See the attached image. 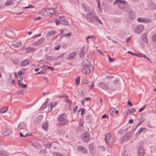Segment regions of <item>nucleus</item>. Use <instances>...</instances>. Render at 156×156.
<instances>
[{"label":"nucleus","mask_w":156,"mask_h":156,"mask_svg":"<svg viewBox=\"0 0 156 156\" xmlns=\"http://www.w3.org/2000/svg\"><path fill=\"white\" fill-rule=\"evenodd\" d=\"M78 106H76L75 108H74V110H73V112L74 113H76V112L77 110V109H78Z\"/></svg>","instance_id":"69168bd1"},{"label":"nucleus","mask_w":156,"mask_h":156,"mask_svg":"<svg viewBox=\"0 0 156 156\" xmlns=\"http://www.w3.org/2000/svg\"><path fill=\"white\" fill-rule=\"evenodd\" d=\"M87 66L88 67V68H89L90 69V70L91 69L92 70H93L94 69V67L93 66L91 65H87Z\"/></svg>","instance_id":"79ce46f5"},{"label":"nucleus","mask_w":156,"mask_h":156,"mask_svg":"<svg viewBox=\"0 0 156 156\" xmlns=\"http://www.w3.org/2000/svg\"><path fill=\"white\" fill-rule=\"evenodd\" d=\"M24 90H21L20 91H19L17 92V93L18 94L20 95H22L24 94V93L23 92Z\"/></svg>","instance_id":"de8ad7c7"},{"label":"nucleus","mask_w":156,"mask_h":156,"mask_svg":"<svg viewBox=\"0 0 156 156\" xmlns=\"http://www.w3.org/2000/svg\"><path fill=\"white\" fill-rule=\"evenodd\" d=\"M8 33L9 34V36L11 37H14L15 36V34L14 32L11 30H9Z\"/></svg>","instance_id":"c85d7f7f"},{"label":"nucleus","mask_w":156,"mask_h":156,"mask_svg":"<svg viewBox=\"0 0 156 156\" xmlns=\"http://www.w3.org/2000/svg\"><path fill=\"white\" fill-rule=\"evenodd\" d=\"M20 86H21L22 88H26L27 87L26 84H23V83L21 84Z\"/></svg>","instance_id":"338daca9"},{"label":"nucleus","mask_w":156,"mask_h":156,"mask_svg":"<svg viewBox=\"0 0 156 156\" xmlns=\"http://www.w3.org/2000/svg\"><path fill=\"white\" fill-rule=\"evenodd\" d=\"M144 54L142 53H140L139 54H137V55L136 56L140 58H144Z\"/></svg>","instance_id":"3c124183"},{"label":"nucleus","mask_w":156,"mask_h":156,"mask_svg":"<svg viewBox=\"0 0 156 156\" xmlns=\"http://www.w3.org/2000/svg\"><path fill=\"white\" fill-rule=\"evenodd\" d=\"M86 118L87 119H91V115H87L86 116Z\"/></svg>","instance_id":"680f3d73"},{"label":"nucleus","mask_w":156,"mask_h":156,"mask_svg":"<svg viewBox=\"0 0 156 156\" xmlns=\"http://www.w3.org/2000/svg\"><path fill=\"white\" fill-rule=\"evenodd\" d=\"M24 72L23 71H20L18 73V76L20 78L21 76V75L22 74H23V73Z\"/></svg>","instance_id":"49530a36"},{"label":"nucleus","mask_w":156,"mask_h":156,"mask_svg":"<svg viewBox=\"0 0 156 156\" xmlns=\"http://www.w3.org/2000/svg\"><path fill=\"white\" fill-rule=\"evenodd\" d=\"M21 45V43L20 41H17L12 42V45L15 47L18 48Z\"/></svg>","instance_id":"2eb2a0df"},{"label":"nucleus","mask_w":156,"mask_h":156,"mask_svg":"<svg viewBox=\"0 0 156 156\" xmlns=\"http://www.w3.org/2000/svg\"><path fill=\"white\" fill-rule=\"evenodd\" d=\"M86 18L87 21L90 23H95L98 24H102L101 21L98 19V17L95 15V13L93 12H90L86 16Z\"/></svg>","instance_id":"f257e3e1"},{"label":"nucleus","mask_w":156,"mask_h":156,"mask_svg":"<svg viewBox=\"0 0 156 156\" xmlns=\"http://www.w3.org/2000/svg\"><path fill=\"white\" fill-rule=\"evenodd\" d=\"M58 21L60 24L66 25H69V23L66 17L64 16H60L58 17Z\"/></svg>","instance_id":"7ed1b4c3"},{"label":"nucleus","mask_w":156,"mask_h":156,"mask_svg":"<svg viewBox=\"0 0 156 156\" xmlns=\"http://www.w3.org/2000/svg\"><path fill=\"white\" fill-rule=\"evenodd\" d=\"M144 29V26L142 25H140L137 26L135 30V32L136 33H141Z\"/></svg>","instance_id":"423d86ee"},{"label":"nucleus","mask_w":156,"mask_h":156,"mask_svg":"<svg viewBox=\"0 0 156 156\" xmlns=\"http://www.w3.org/2000/svg\"><path fill=\"white\" fill-rule=\"evenodd\" d=\"M25 127V125L23 122H21L20 123L17 127V129L20 130L21 129H23Z\"/></svg>","instance_id":"6ab92c4d"},{"label":"nucleus","mask_w":156,"mask_h":156,"mask_svg":"<svg viewBox=\"0 0 156 156\" xmlns=\"http://www.w3.org/2000/svg\"><path fill=\"white\" fill-rule=\"evenodd\" d=\"M66 119V115L65 113L61 115L59 117L58 120L59 121H62L65 120Z\"/></svg>","instance_id":"aec40b11"},{"label":"nucleus","mask_w":156,"mask_h":156,"mask_svg":"<svg viewBox=\"0 0 156 156\" xmlns=\"http://www.w3.org/2000/svg\"><path fill=\"white\" fill-rule=\"evenodd\" d=\"M122 9L125 12H129L130 10V7L128 6L127 4H126Z\"/></svg>","instance_id":"5701e85b"},{"label":"nucleus","mask_w":156,"mask_h":156,"mask_svg":"<svg viewBox=\"0 0 156 156\" xmlns=\"http://www.w3.org/2000/svg\"><path fill=\"white\" fill-rule=\"evenodd\" d=\"M80 77H77L76 79V85H79L80 82Z\"/></svg>","instance_id":"c9c22d12"},{"label":"nucleus","mask_w":156,"mask_h":156,"mask_svg":"<svg viewBox=\"0 0 156 156\" xmlns=\"http://www.w3.org/2000/svg\"><path fill=\"white\" fill-rule=\"evenodd\" d=\"M6 155L5 152L3 151H0V156H5Z\"/></svg>","instance_id":"a19ab883"},{"label":"nucleus","mask_w":156,"mask_h":156,"mask_svg":"<svg viewBox=\"0 0 156 156\" xmlns=\"http://www.w3.org/2000/svg\"><path fill=\"white\" fill-rule=\"evenodd\" d=\"M78 151L84 154H86L87 153V150L84 147L80 146L77 148Z\"/></svg>","instance_id":"9b49d317"},{"label":"nucleus","mask_w":156,"mask_h":156,"mask_svg":"<svg viewBox=\"0 0 156 156\" xmlns=\"http://www.w3.org/2000/svg\"><path fill=\"white\" fill-rule=\"evenodd\" d=\"M149 8L152 10H154L156 9V4L152 2H150L149 4Z\"/></svg>","instance_id":"412c9836"},{"label":"nucleus","mask_w":156,"mask_h":156,"mask_svg":"<svg viewBox=\"0 0 156 156\" xmlns=\"http://www.w3.org/2000/svg\"><path fill=\"white\" fill-rule=\"evenodd\" d=\"M56 33V31L54 30H52L50 31H49L47 34V36L49 37L54 35Z\"/></svg>","instance_id":"393cba45"},{"label":"nucleus","mask_w":156,"mask_h":156,"mask_svg":"<svg viewBox=\"0 0 156 156\" xmlns=\"http://www.w3.org/2000/svg\"><path fill=\"white\" fill-rule=\"evenodd\" d=\"M42 128L45 131H47L48 129V122H44L42 126Z\"/></svg>","instance_id":"4be33fe9"},{"label":"nucleus","mask_w":156,"mask_h":156,"mask_svg":"<svg viewBox=\"0 0 156 156\" xmlns=\"http://www.w3.org/2000/svg\"><path fill=\"white\" fill-rule=\"evenodd\" d=\"M8 109V107H5L3 108L0 110V112L4 113Z\"/></svg>","instance_id":"7c9ffc66"},{"label":"nucleus","mask_w":156,"mask_h":156,"mask_svg":"<svg viewBox=\"0 0 156 156\" xmlns=\"http://www.w3.org/2000/svg\"><path fill=\"white\" fill-rule=\"evenodd\" d=\"M80 111L81 112V115H83L85 113V109L84 108H81L79 110L78 112Z\"/></svg>","instance_id":"4c0bfd02"},{"label":"nucleus","mask_w":156,"mask_h":156,"mask_svg":"<svg viewBox=\"0 0 156 156\" xmlns=\"http://www.w3.org/2000/svg\"><path fill=\"white\" fill-rule=\"evenodd\" d=\"M70 35H71V33H68L65 34L64 36H62V37H68L69 36H70Z\"/></svg>","instance_id":"bf43d9fd"},{"label":"nucleus","mask_w":156,"mask_h":156,"mask_svg":"<svg viewBox=\"0 0 156 156\" xmlns=\"http://www.w3.org/2000/svg\"><path fill=\"white\" fill-rule=\"evenodd\" d=\"M97 2L98 4V7L100 11H101V9L100 6V2L99 0H97Z\"/></svg>","instance_id":"ea45409f"},{"label":"nucleus","mask_w":156,"mask_h":156,"mask_svg":"<svg viewBox=\"0 0 156 156\" xmlns=\"http://www.w3.org/2000/svg\"><path fill=\"white\" fill-rule=\"evenodd\" d=\"M131 37H129L127 38L126 40V42L127 43H128L129 42V41L131 40Z\"/></svg>","instance_id":"0e129e2a"},{"label":"nucleus","mask_w":156,"mask_h":156,"mask_svg":"<svg viewBox=\"0 0 156 156\" xmlns=\"http://www.w3.org/2000/svg\"><path fill=\"white\" fill-rule=\"evenodd\" d=\"M45 11L48 12V14L52 15L55 14L56 10L55 9H52L51 8H47L45 10Z\"/></svg>","instance_id":"f8f14e48"},{"label":"nucleus","mask_w":156,"mask_h":156,"mask_svg":"<svg viewBox=\"0 0 156 156\" xmlns=\"http://www.w3.org/2000/svg\"><path fill=\"white\" fill-rule=\"evenodd\" d=\"M13 2L12 0H8L5 3L6 6H9L12 4Z\"/></svg>","instance_id":"2f4dec72"},{"label":"nucleus","mask_w":156,"mask_h":156,"mask_svg":"<svg viewBox=\"0 0 156 156\" xmlns=\"http://www.w3.org/2000/svg\"><path fill=\"white\" fill-rule=\"evenodd\" d=\"M18 85L20 86L21 85V84L23 83L21 81V80H18Z\"/></svg>","instance_id":"13d9d810"},{"label":"nucleus","mask_w":156,"mask_h":156,"mask_svg":"<svg viewBox=\"0 0 156 156\" xmlns=\"http://www.w3.org/2000/svg\"><path fill=\"white\" fill-rule=\"evenodd\" d=\"M31 135H32V134L31 133H28L25 134V137L29 136Z\"/></svg>","instance_id":"4d7b16f0"},{"label":"nucleus","mask_w":156,"mask_h":156,"mask_svg":"<svg viewBox=\"0 0 156 156\" xmlns=\"http://www.w3.org/2000/svg\"><path fill=\"white\" fill-rule=\"evenodd\" d=\"M130 113H133L136 112V110L135 108H132L131 109H129Z\"/></svg>","instance_id":"c03bdc74"},{"label":"nucleus","mask_w":156,"mask_h":156,"mask_svg":"<svg viewBox=\"0 0 156 156\" xmlns=\"http://www.w3.org/2000/svg\"><path fill=\"white\" fill-rule=\"evenodd\" d=\"M36 74H45V73L44 72L40 71L39 72L37 73Z\"/></svg>","instance_id":"052dcab7"},{"label":"nucleus","mask_w":156,"mask_h":156,"mask_svg":"<svg viewBox=\"0 0 156 156\" xmlns=\"http://www.w3.org/2000/svg\"><path fill=\"white\" fill-rule=\"evenodd\" d=\"M131 132H129L125 134L122 137V140L123 141H127L131 137Z\"/></svg>","instance_id":"6e6552de"},{"label":"nucleus","mask_w":156,"mask_h":156,"mask_svg":"<svg viewBox=\"0 0 156 156\" xmlns=\"http://www.w3.org/2000/svg\"><path fill=\"white\" fill-rule=\"evenodd\" d=\"M118 4V6L119 8L122 9L127 3L124 0H116L114 3L113 4Z\"/></svg>","instance_id":"f03ea898"},{"label":"nucleus","mask_w":156,"mask_h":156,"mask_svg":"<svg viewBox=\"0 0 156 156\" xmlns=\"http://www.w3.org/2000/svg\"><path fill=\"white\" fill-rule=\"evenodd\" d=\"M48 99H47L45 103L42 105V106L40 108H41L42 109H44L45 108L46 103H47V102L48 103V101H47Z\"/></svg>","instance_id":"58836bf2"},{"label":"nucleus","mask_w":156,"mask_h":156,"mask_svg":"<svg viewBox=\"0 0 156 156\" xmlns=\"http://www.w3.org/2000/svg\"><path fill=\"white\" fill-rule=\"evenodd\" d=\"M151 40L153 42H156V33L153 35L151 37Z\"/></svg>","instance_id":"f704fd0d"},{"label":"nucleus","mask_w":156,"mask_h":156,"mask_svg":"<svg viewBox=\"0 0 156 156\" xmlns=\"http://www.w3.org/2000/svg\"><path fill=\"white\" fill-rule=\"evenodd\" d=\"M30 60L28 59H26L21 61L20 63L21 67H24L29 65Z\"/></svg>","instance_id":"1a4fd4ad"},{"label":"nucleus","mask_w":156,"mask_h":156,"mask_svg":"<svg viewBox=\"0 0 156 156\" xmlns=\"http://www.w3.org/2000/svg\"><path fill=\"white\" fill-rule=\"evenodd\" d=\"M137 20L140 22L145 23L146 22V20L142 18H138Z\"/></svg>","instance_id":"473e14b6"},{"label":"nucleus","mask_w":156,"mask_h":156,"mask_svg":"<svg viewBox=\"0 0 156 156\" xmlns=\"http://www.w3.org/2000/svg\"><path fill=\"white\" fill-rule=\"evenodd\" d=\"M26 50L27 52H34L35 50L34 48L30 47L26 48Z\"/></svg>","instance_id":"a878e982"},{"label":"nucleus","mask_w":156,"mask_h":156,"mask_svg":"<svg viewBox=\"0 0 156 156\" xmlns=\"http://www.w3.org/2000/svg\"><path fill=\"white\" fill-rule=\"evenodd\" d=\"M94 38H95V37L94 35L89 36H87V37L86 38V39L87 40L88 39H89L90 38L92 39H94Z\"/></svg>","instance_id":"a18cd8bd"},{"label":"nucleus","mask_w":156,"mask_h":156,"mask_svg":"<svg viewBox=\"0 0 156 156\" xmlns=\"http://www.w3.org/2000/svg\"><path fill=\"white\" fill-rule=\"evenodd\" d=\"M76 55L75 52H73L71 53L69 56V59H73L74 57Z\"/></svg>","instance_id":"c756f323"},{"label":"nucleus","mask_w":156,"mask_h":156,"mask_svg":"<svg viewBox=\"0 0 156 156\" xmlns=\"http://www.w3.org/2000/svg\"><path fill=\"white\" fill-rule=\"evenodd\" d=\"M82 140L84 142H88L90 139V136L89 133L85 132L82 134Z\"/></svg>","instance_id":"20e7f679"},{"label":"nucleus","mask_w":156,"mask_h":156,"mask_svg":"<svg viewBox=\"0 0 156 156\" xmlns=\"http://www.w3.org/2000/svg\"><path fill=\"white\" fill-rule=\"evenodd\" d=\"M111 136V133H109L106 135L105 140L107 144H108V142L110 140Z\"/></svg>","instance_id":"f3484780"},{"label":"nucleus","mask_w":156,"mask_h":156,"mask_svg":"<svg viewBox=\"0 0 156 156\" xmlns=\"http://www.w3.org/2000/svg\"><path fill=\"white\" fill-rule=\"evenodd\" d=\"M45 66H46L48 69H50L52 71H54V68L53 67H50L47 65H45Z\"/></svg>","instance_id":"864d4df0"},{"label":"nucleus","mask_w":156,"mask_h":156,"mask_svg":"<svg viewBox=\"0 0 156 156\" xmlns=\"http://www.w3.org/2000/svg\"><path fill=\"white\" fill-rule=\"evenodd\" d=\"M146 105H145L143 107H142L141 108H140L139 109V112H142V110L144 109V108L146 107Z\"/></svg>","instance_id":"603ef678"},{"label":"nucleus","mask_w":156,"mask_h":156,"mask_svg":"<svg viewBox=\"0 0 156 156\" xmlns=\"http://www.w3.org/2000/svg\"><path fill=\"white\" fill-rule=\"evenodd\" d=\"M100 149L101 150L103 151H105V148L103 146H100Z\"/></svg>","instance_id":"5fc2aeb1"},{"label":"nucleus","mask_w":156,"mask_h":156,"mask_svg":"<svg viewBox=\"0 0 156 156\" xmlns=\"http://www.w3.org/2000/svg\"><path fill=\"white\" fill-rule=\"evenodd\" d=\"M98 86L104 90H107L108 89V85L105 82L100 83L98 84Z\"/></svg>","instance_id":"9d476101"},{"label":"nucleus","mask_w":156,"mask_h":156,"mask_svg":"<svg viewBox=\"0 0 156 156\" xmlns=\"http://www.w3.org/2000/svg\"><path fill=\"white\" fill-rule=\"evenodd\" d=\"M57 103L56 102H51L50 103L49 105H50L52 107H54L57 105Z\"/></svg>","instance_id":"e433bc0d"},{"label":"nucleus","mask_w":156,"mask_h":156,"mask_svg":"<svg viewBox=\"0 0 156 156\" xmlns=\"http://www.w3.org/2000/svg\"><path fill=\"white\" fill-rule=\"evenodd\" d=\"M142 38L144 42L147 44H148V41L146 37V34L144 33L142 34Z\"/></svg>","instance_id":"b1692460"},{"label":"nucleus","mask_w":156,"mask_h":156,"mask_svg":"<svg viewBox=\"0 0 156 156\" xmlns=\"http://www.w3.org/2000/svg\"><path fill=\"white\" fill-rule=\"evenodd\" d=\"M128 12V16L129 19L130 20L133 19L135 17V15L134 12L130 9V10Z\"/></svg>","instance_id":"4468645a"},{"label":"nucleus","mask_w":156,"mask_h":156,"mask_svg":"<svg viewBox=\"0 0 156 156\" xmlns=\"http://www.w3.org/2000/svg\"><path fill=\"white\" fill-rule=\"evenodd\" d=\"M33 7V6L31 5H29V6H26V7H24L23 8L24 9H28V8H32V7Z\"/></svg>","instance_id":"6e6d98bb"},{"label":"nucleus","mask_w":156,"mask_h":156,"mask_svg":"<svg viewBox=\"0 0 156 156\" xmlns=\"http://www.w3.org/2000/svg\"><path fill=\"white\" fill-rule=\"evenodd\" d=\"M44 39L43 38H41L39 39L38 41L33 42V44L36 46L40 45L44 41Z\"/></svg>","instance_id":"a211bd4d"},{"label":"nucleus","mask_w":156,"mask_h":156,"mask_svg":"<svg viewBox=\"0 0 156 156\" xmlns=\"http://www.w3.org/2000/svg\"><path fill=\"white\" fill-rule=\"evenodd\" d=\"M54 21L55 22L56 24L57 25H58L60 23L58 21V20L57 18L55 19Z\"/></svg>","instance_id":"8fccbe9b"},{"label":"nucleus","mask_w":156,"mask_h":156,"mask_svg":"<svg viewBox=\"0 0 156 156\" xmlns=\"http://www.w3.org/2000/svg\"><path fill=\"white\" fill-rule=\"evenodd\" d=\"M115 108H111L110 111V115L112 116H113L115 112Z\"/></svg>","instance_id":"72a5a7b5"},{"label":"nucleus","mask_w":156,"mask_h":156,"mask_svg":"<svg viewBox=\"0 0 156 156\" xmlns=\"http://www.w3.org/2000/svg\"><path fill=\"white\" fill-rule=\"evenodd\" d=\"M51 145H52V143H48V144H46L45 145V146L46 148L49 149L50 148Z\"/></svg>","instance_id":"37998d69"},{"label":"nucleus","mask_w":156,"mask_h":156,"mask_svg":"<svg viewBox=\"0 0 156 156\" xmlns=\"http://www.w3.org/2000/svg\"><path fill=\"white\" fill-rule=\"evenodd\" d=\"M58 98H67V96L66 95H60L58 96Z\"/></svg>","instance_id":"e2e57ef3"},{"label":"nucleus","mask_w":156,"mask_h":156,"mask_svg":"<svg viewBox=\"0 0 156 156\" xmlns=\"http://www.w3.org/2000/svg\"><path fill=\"white\" fill-rule=\"evenodd\" d=\"M89 149L90 154L92 155H94L96 152L94 145L93 144H90L89 145Z\"/></svg>","instance_id":"39448f33"},{"label":"nucleus","mask_w":156,"mask_h":156,"mask_svg":"<svg viewBox=\"0 0 156 156\" xmlns=\"http://www.w3.org/2000/svg\"><path fill=\"white\" fill-rule=\"evenodd\" d=\"M145 129V127H141L136 132V134L139 135L143 132V130Z\"/></svg>","instance_id":"bb28decb"},{"label":"nucleus","mask_w":156,"mask_h":156,"mask_svg":"<svg viewBox=\"0 0 156 156\" xmlns=\"http://www.w3.org/2000/svg\"><path fill=\"white\" fill-rule=\"evenodd\" d=\"M85 52H84V48H82L80 50V56L81 57H83L85 55Z\"/></svg>","instance_id":"cd10ccee"},{"label":"nucleus","mask_w":156,"mask_h":156,"mask_svg":"<svg viewBox=\"0 0 156 156\" xmlns=\"http://www.w3.org/2000/svg\"><path fill=\"white\" fill-rule=\"evenodd\" d=\"M137 153L138 156H143L144 154V149L141 146H140L138 147Z\"/></svg>","instance_id":"0eeeda50"},{"label":"nucleus","mask_w":156,"mask_h":156,"mask_svg":"<svg viewBox=\"0 0 156 156\" xmlns=\"http://www.w3.org/2000/svg\"><path fill=\"white\" fill-rule=\"evenodd\" d=\"M89 70L90 69L88 68V67L86 65V66H85L84 68L82 69V72L85 74H89L90 72Z\"/></svg>","instance_id":"dca6fc26"},{"label":"nucleus","mask_w":156,"mask_h":156,"mask_svg":"<svg viewBox=\"0 0 156 156\" xmlns=\"http://www.w3.org/2000/svg\"><path fill=\"white\" fill-rule=\"evenodd\" d=\"M108 61L109 62H112L114 61V59L111 58L110 56L108 55Z\"/></svg>","instance_id":"09e8293b"},{"label":"nucleus","mask_w":156,"mask_h":156,"mask_svg":"<svg viewBox=\"0 0 156 156\" xmlns=\"http://www.w3.org/2000/svg\"><path fill=\"white\" fill-rule=\"evenodd\" d=\"M83 83L84 84H87L89 83V81L87 80H85L83 81Z\"/></svg>","instance_id":"774afa93"},{"label":"nucleus","mask_w":156,"mask_h":156,"mask_svg":"<svg viewBox=\"0 0 156 156\" xmlns=\"http://www.w3.org/2000/svg\"><path fill=\"white\" fill-rule=\"evenodd\" d=\"M2 133L5 136H9L11 133V131L9 129H4L2 130Z\"/></svg>","instance_id":"ddd939ff"}]
</instances>
